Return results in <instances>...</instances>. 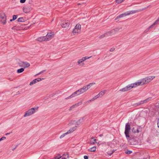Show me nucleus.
I'll use <instances>...</instances> for the list:
<instances>
[{
    "mask_svg": "<svg viewBox=\"0 0 159 159\" xmlns=\"http://www.w3.org/2000/svg\"><path fill=\"white\" fill-rule=\"evenodd\" d=\"M131 129L130 125L129 122L127 123L125 125V136L129 141H130V142L131 145H135L137 143V142L134 140L135 139L134 137L132 138L129 135V133Z\"/></svg>",
    "mask_w": 159,
    "mask_h": 159,
    "instance_id": "obj_1",
    "label": "nucleus"
},
{
    "mask_svg": "<svg viewBox=\"0 0 159 159\" xmlns=\"http://www.w3.org/2000/svg\"><path fill=\"white\" fill-rule=\"evenodd\" d=\"M139 11L138 10L128 11L117 16L115 18V20H117L120 18H121V17H122L125 16H126L127 15H129L131 14H133L137 12H138Z\"/></svg>",
    "mask_w": 159,
    "mask_h": 159,
    "instance_id": "obj_2",
    "label": "nucleus"
},
{
    "mask_svg": "<svg viewBox=\"0 0 159 159\" xmlns=\"http://www.w3.org/2000/svg\"><path fill=\"white\" fill-rule=\"evenodd\" d=\"M38 107L37 108H32L25 112V114L24 115V117H26L30 116L36 112V110L38 109Z\"/></svg>",
    "mask_w": 159,
    "mask_h": 159,
    "instance_id": "obj_3",
    "label": "nucleus"
},
{
    "mask_svg": "<svg viewBox=\"0 0 159 159\" xmlns=\"http://www.w3.org/2000/svg\"><path fill=\"white\" fill-rule=\"evenodd\" d=\"M121 29L119 28H116L114 29H113L107 32L108 36H111L112 35L115 34L117 32H118L120 29Z\"/></svg>",
    "mask_w": 159,
    "mask_h": 159,
    "instance_id": "obj_4",
    "label": "nucleus"
},
{
    "mask_svg": "<svg viewBox=\"0 0 159 159\" xmlns=\"http://www.w3.org/2000/svg\"><path fill=\"white\" fill-rule=\"evenodd\" d=\"M133 86L134 85H132V84H128L125 87L120 89L119 91L122 92H125L128 91L131 89L132 88H133Z\"/></svg>",
    "mask_w": 159,
    "mask_h": 159,
    "instance_id": "obj_5",
    "label": "nucleus"
},
{
    "mask_svg": "<svg viewBox=\"0 0 159 159\" xmlns=\"http://www.w3.org/2000/svg\"><path fill=\"white\" fill-rule=\"evenodd\" d=\"M7 17L4 13H1L0 15V20L3 25L6 22Z\"/></svg>",
    "mask_w": 159,
    "mask_h": 159,
    "instance_id": "obj_6",
    "label": "nucleus"
},
{
    "mask_svg": "<svg viewBox=\"0 0 159 159\" xmlns=\"http://www.w3.org/2000/svg\"><path fill=\"white\" fill-rule=\"evenodd\" d=\"M142 130V128L140 126H138L137 128L133 127L132 129V131L134 133H139Z\"/></svg>",
    "mask_w": 159,
    "mask_h": 159,
    "instance_id": "obj_7",
    "label": "nucleus"
},
{
    "mask_svg": "<svg viewBox=\"0 0 159 159\" xmlns=\"http://www.w3.org/2000/svg\"><path fill=\"white\" fill-rule=\"evenodd\" d=\"M32 10V8L30 7H29L27 6H24L23 8V11L25 13H28Z\"/></svg>",
    "mask_w": 159,
    "mask_h": 159,
    "instance_id": "obj_8",
    "label": "nucleus"
},
{
    "mask_svg": "<svg viewBox=\"0 0 159 159\" xmlns=\"http://www.w3.org/2000/svg\"><path fill=\"white\" fill-rule=\"evenodd\" d=\"M19 64L20 66H23L24 68H27L30 66V64L27 62H23L21 63H19Z\"/></svg>",
    "mask_w": 159,
    "mask_h": 159,
    "instance_id": "obj_9",
    "label": "nucleus"
},
{
    "mask_svg": "<svg viewBox=\"0 0 159 159\" xmlns=\"http://www.w3.org/2000/svg\"><path fill=\"white\" fill-rule=\"evenodd\" d=\"M70 24V21L68 20L63 22L61 24V25L63 28H66Z\"/></svg>",
    "mask_w": 159,
    "mask_h": 159,
    "instance_id": "obj_10",
    "label": "nucleus"
},
{
    "mask_svg": "<svg viewBox=\"0 0 159 159\" xmlns=\"http://www.w3.org/2000/svg\"><path fill=\"white\" fill-rule=\"evenodd\" d=\"M49 39L47 38V37L45 36L41 37L37 39V40L39 42H42L43 41H47L49 40Z\"/></svg>",
    "mask_w": 159,
    "mask_h": 159,
    "instance_id": "obj_11",
    "label": "nucleus"
},
{
    "mask_svg": "<svg viewBox=\"0 0 159 159\" xmlns=\"http://www.w3.org/2000/svg\"><path fill=\"white\" fill-rule=\"evenodd\" d=\"M155 76H150L145 78L147 83L151 81L152 80L155 78Z\"/></svg>",
    "mask_w": 159,
    "mask_h": 159,
    "instance_id": "obj_12",
    "label": "nucleus"
},
{
    "mask_svg": "<svg viewBox=\"0 0 159 159\" xmlns=\"http://www.w3.org/2000/svg\"><path fill=\"white\" fill-rule=\"evenodd\" d=\"M86 88V87L84 86L82 88L78 90L80 94L84 93L87 90Z\"/></svg>",
    "mask_w": 159,
    "mask_h": 159,
    "instance_id": "obj_13",
    "label": "nucleus"
},
{
    "mask_svg": "<svg viewBox=\"0 0 159 159\" xmlns=\"http://www.w3.org/2000/svg\"><path fill=\"white\" fill-rule=\"evenodd\" d=\"M106 90H104L101 91L98 95H97L99 98H101L106 93Z\"/></svg>",
    "mask_w": 159,
    "mask_h": 159,
    "instance_id": "obj_14",
    "label": "nucleus"
},
{
    "mask_svg": "<svg viewBox=\"0 0 159 159\" xmlns=\"http://www.w3.org/2000/svg\"><path fill=\"white\" fill-rule=\"evenodd\" d=\"M54 35V34H53L52 33H48L47 34L46 37H47V38L49 39V40H50L52 38V36Z\"/></svg>",
    "mask_w": 159,
    "mask_h": 159,
    "instance_id": "obj_15",
    "label": "nucleus"
},
{
    "mask_svg": "<svg viewBox=\"0 0 159 159\" xmlns=\"http://www.w3.org/2000/svg\"><path fill=\"white\" fill-rule=\"evenodd\" d=\"M84 61V60L83 58L79 60L78 61V63L80 66H83L84 65V63L83 62Z\"/></svg>",
    "mask_w": 159,
    "mask_h": 159,
    "instance_id": "obj_16",
    "label": "nucleus"
},
{
    "mask_svg": "<svg viewBox=\"0 0 159 159\" xmlns=\"http://www.w3.org/2000/svg\"><path fill=\"white\" fill-rule=\"evenodd\" d=\"M139 81L141 82V85H142L143 84H147L145 78L140 80Z\"/></svg>",
    "mask_w": 159,
    "mask_h": 159,
    "instance_id": "obj_17",
    "label": "nucleus"
},
{
    "mask_svg": "<svg viewBox=\"0 0 159 159\" xmlns=\"http://www.w3.org/2000/svg\"><path fill=\"white\" fill-rule=\"evenodd\" d=\"M141 82H140V81H139L138 82H135L134 83H132V85H134L133 87L134 88H135V87H136L138 86H139L140 85H141Z\"/></svg>",
    "mask_w": 159,
    "mask_h": 159,
    "instance_id": "obj_18",
    "label": "nucleus"
},
{
    "mask_svg": "<svg viewBox=\"0 0 159 159\" xmlns=\"http://www.w3.org/2000/svg\"><path fill=\"white\" fill-rule=\"evenodd\" d=\"M158 21H159V17L151 26L148 27V29L152 28L154 25L158 23Z\"/></svg>",
    "mask_w": 159,
    "mask_h": 159,
    "instance_id": "obj_19",
    "label": "nucleus"
},
{
    "mask_svg": "<svg viewBox=\"0 0 159 159\" xmlns=\"http://www.w3.org/2000/svg\"><path fill=\"white\" fill-rule=\"evenodd\" d=\"M158 21H159V17L151 26L148 27V29L152 28L154 25L158 23Z\"/></svg>",
    "mask_w": 159,
    "mask_h": 159,
    "instance_id": "obj_20",
    "label": "nucleus"
},
{
    "mask_svg": "<svg viewBox=\"0 0 159 159\" xmlns=\"http://www.w3.org/2000/svg\"><path fill=\"white\" fill-rule=\"evenodd\" d=\"M79 91L78 90H77L72 94L73 97L80 94Z\"/></svg>",
    "mask_w": 159,
    "mask_h": 159,
    "instance_id": "obj_21",
    "label": "nucleus"
},
{
    "mask_svg": "<svg viewBox=\"0 0 159 159\" xmlns=\"http://www.w3.org/2000/svg\"><path fill=\"white\" fill-rule=\"evenodd\" d=\"M95 84V83H90L89 84H88L87 85L85 86V87H86V88L87 89V90L88 89H89L91 86H93Z\"/></svg>",
    "mask_w": 159,
    "mask_h": 159,
    "instance_id": "obj_22",
    "label": "nucleus"
},
{
    "mask_svg": "<svg viewBox=\"0 0 159 159\" xmlns=\"http://www.w3.org/2000/svg\"><path fill=\"white\" fill-rule=\"evenodd\" d=\"M96 149V147L95 146L93 147L90 149H89L88 150L91 152H94L95 151Z\"/></svg>",
    "mask_w": 159,
    "mask_h": 159,
    "instance_id": "obj_23",
    "label": "nucleus"
},
{
    "mask_svg": "<svg viewBox=\"0 0 159 159\" xmlns=\"http://www.w3.org/2000/svg\"><path fill=\"white\" fill-rule=\"evenodd\" d=\"M107 36H108V35H107V32H106V33H104V34L100 36L99 37V38L100 39H102V38H104V37H107Z\"/></svg>",
    "mask_w": 159,
    "mask_h": 159,
    "instance_id": "obj_24",
    "label": "nucleus"
},
{
    "mask_svg": "<svg viewBox=\"0 0 159 159\" xmlns=\"http://www.w3.org/2000/svg\"><path fill=\"white\" fill-rule=\"evenodd\" d=\"M24 70L23 68H21L17 70V72L18 73H20L23 72Z\"/></svg>",
    "mask_w": 159,
    "mask_h": 159,
    "instance_id": "obj_25",
    "label": "nucleus"
},
{
    "mask_svg": "<svg viewBox=\"0 0 159 159\" xmlns=\"http://www.w3.org/2000/svg\"><path fill=\"white\" fill-rule=\"evenodd\" d=\"M18 22H25V19L23 17H20L18 19Z\"/></svg>",
    "mask_w": 159,
    "mask_h": 159,
    "instance_id": "obj_26",
    "label": "nucleus"
},
{
    "mask_svg": "<svg viewBox=\"0 0 159 159\" xmlns=\"http://www.w3.org/2000/svg\"><path fill=\"white\" fill-rule=\"evenodd\" d=\"M75 28L80 30L81 29V25L80 24H77L75 27Z\"/></svg>",
    "mask_w": 159,
    "mask_h": 159,
    "instance_id": "obj_27",
    "label": "nucleus"
},
{
    "mask_svg": "<svg viewBox=\"0 0 159 159\" xmlns=\"http://www.w3.org/2000/svg\"><path fill=\"white\" fill-rule=\"evenodd\" d=\"M82 122V121H81L80 122H79L78 121H75L74 122V124H75L76 125H77V126L78 125H80Z\"/></svg>",
    "mask_w": 159,
    "mask_h": 159,
    "instance_id": "obj_28",
    "label": "nucleus"
},
{
    "mask_svg": "<svg viewBox=\"0 0 159 159\" xmlns=\"http://www.w3.org/2000/svg\"><path fill=\"white\" fill-rule=\"evenodd\" d=\"M96 141L97 140L96 139H94L93 141L92 140H91L90 141L89 143L91 144H93L97 143Z\"/></svg>",
    "mask_w": 159,
    "mask_h": 159,
    "instance_id": "obj_29",
    "label": "nucleus"
},
{
    "mask_svg": "<svg viewBox=\"0 0 159 159\" xmlns=\"http://www.w3.org/2000/svg\"><path fill=\"white\" fill-rule=\"evenodd\" d=\"M99 98L98 96L97 95L96 96H95L91 100H89V101H88V102H91V101H93L95 99H96L97 98Z\"/></svg>",
    "mask_w": 159,
    "mask_h": 159,
    "instance_id": "obj_30",
    "label": "nucleus"
},
{
    "mask_svg": "<svg viewBox=\"0 0 159 159\" xmlns=\"http://www.w3.org/2000/svg\"><path fill=\"white\" fill-rule=\"evenodd\" d=\"M115 141H114V140H113L112 141V142L110 144V146L111 147H112L115 146Z\"/></svg>",
    "mask_w": 159,
    "mask_h": 159,
    "instance_id": "obj_31",
    "label": "nucleus"
},
{
    "mask_svg": "<svg viewBox=\"0 0 159 159\" xmlns=\"http://www.w3.org/2000/svg\"><path fill=\"white\" fill-rule=\"evenodd\" d=\"M79 30L78 29H76L74 28L73 30V31H72V32L74 34H76L77 33H78V31Z\"/></svg>",
    "mask_w": 159,
    "mask_h": 159,
    "instance_id": "obj_32",
    "label": "nucleus"
},
{
    "mask_svg": "<svg viewBox=\"0 0 159 159\" xmlns=\"http://www.w3.org/2000/svg\"><path fill=\"white\" fill-rule=\"evenodd\" d=\"M68 134V132H66V133H65L64 134H62L61 135L60 137V139H61L62 138H63V137H64L67 134Z\"/></svg>",
    "mask_w": 159,
    "mask_h": 159,
    "instance_id": "obj_33",
    "label": "nucleus"
},
{
    "mask_svg": "<svg viewBox=\"0 0 159 159\" xmlns=\"http://www.w3.org/2000/svg\"><path fill=\"white\" fill-rule=\"evenodd\" d=\"M125 153L127 154H130L132 153V151L129 150H127L125 152Z\"/></svg>",
    "mask_w": 159,
    "mask_h": 159,
    "instance_id": "obj_34",
    "label": "nucleus"
},
{
    "mask_svg": "<svg viewBox=\"0 0 159 159\" xmlns=\"http://www.w3.org/2000/svg\"><path fill=\"white\" fill-rule=\"evenodd\" d=\"M116 2L118 3H120L122 2L124 0H116Z\"/></svg>",
    "mask_w": 159,
    "mask_h": 159,
    "instance_id": "obj_35",
    "label": "nucleus"
},
{
    "mask_svg": "<svg viewBox=\"0 0 159 159\" xmlns=\"http://www.w3.org/2000/svg\"><path fill=\"white\" fill-rule=\"evenodd\" d=\"M82 102H80L77 103L75 104L76 107H77L78 106L81 105L82 104Z\"/></svg>",
    "mask_w": 159,
    "mask_h": 159,
    "instance_id": "obj_36",
    "label": "nucleus"
},
{
    "mask_svg": "<svg viewBox=\"0 0 159 159\" xmlns=\"http://www.w3.org/2000/svg\"><path fill=\"white\" fill-rule=\"evenodd\" d=\"M17 17V15H14L13 16V20H15Z\"/></svg>",
    "mask_w": 159,
    "mask_h": 159,
    "instance_id": "obj_37",
    "label": "nucleus"
},
{
    "mask_svg": "<svg viewBox=\"0 0 159 159\" xmlns=\"http://www.w3.org/2000/svg\"><path fill=\"white\" fill-rule=\"evenodd\" d=\"M61 157L60 155H58V156L55 157L54 159H59Z\"/></svg>",
    "mask_w": 159,
    "mask_h": 159,
    "instance_id": "obj_38",
    "label": "nucleus"
},
{
    "mask_svg": "<svg viewBox=\"0 0 159 159\" xmlns=\"http://www.w3.org/2000/svg\"><path fill=\"white\" fill-rule=\"evenodd\" d=\"M152 98L151 97H149L148 98L145 100H144L145 101V102H147L149 100H150Z\"/></svg>",
    "mask_w": 159,
    "mask_h": 159,
    "instance_id": "obj_39",
    "label": "nucleus"
},
{
    "mask_svg": "<svg viewBox=\"0 0 159 159\" xmlns=\"http://www.w3.org/2000/svg\"><path fill=\"white\" fill-rule=\"evenodd\" d=\"M139 104L140 105L142 104L145 102L144 100L143 101H141L139 102Z\"/></svg>",
    "mask_w": 159,
    "mask_h": 159,
    "instance_id": "obj_40",
    "label": "nucleus"
},
{
    "mask_svg": "<svg viewBox=\"0 0 159 159\" xmlns=\"http://www.w3.org/2000/svg\"><path fill=\"white\" fill-rule=\"evenodd\" d=\"M73 97L72 95L71 94V95H70V96H69L68 97L66 98L65 99H68L69 98H72Z\"/></svg>",
    "mask_w": 159,
    "mask_h": 159,
    "instance_id": "obj_41",
    "label": "nucleus"
},
{
    "mask_svg": "<svg viewBox=\"0 0 159 159\" xmlns=\"http://www.w3.org/2000/svg\"><path fill=\"white\" fill-rule=\"evenodd\" d=\"M139 102H138V103H135L134 104V105H133V106L135 107H137V106H139V105H140L139 104Z\"/></svg>",
    "mask_w": 159,
    "mask_h": 159,
    "instance_id": "obj_42",
    "label": "nucleus"
},
{
    "mask_svg": "<svg viewBox=\"0 0 159 159\" xmlns=\"http://www.w3.org/2000/svg\"><path fill=\"white\" fill-rule=\"evenodd\" d=\"M73 131H74L72 130V129H70L67 132L68 133V134L71 133Z\"/></svg>",
    "mask_w": 159,
    "mask_h": 159,
    "instance_id": "obj_43",
    "label": "nucleus"
},
{
    "mask_svg": "<svg viewBox=\"0 0 159 159\" xmlns=\"http://www.w3.org/2000/svg\"><path fill=\"white\" fill-rule=\"evenodd\" d=\"M37 80H38V82H39L43 80H44V78H37Z\"/></svg>",
    "mask_w": 159,
    "mask_h": 159,
    "instance_id": "obj_44",
    "label": "nucleus"
},
{
    "mask_svg": "<svg viewBox=\"0 0 159 159\" xmlns=\"http://www.w3.org/2000/svg\"><path fill=\"white\" fill-rule=\"evenodd\" d=\"M90 57H83V59L84 60V61H85V60H87V59H88Z\"/></svg>",
    "mask_w": 159,
    "mask_h": 159,
    "instance_id": "obj_45",
    "label": "nucleus"
},
{
    "mask_svg": "<svg viewBox=\"0 0 159 159\" xmlns=\"http://www.w3.org/2000/svg\"><path fill=\"white\" fill-rule=\"evenodd\" d=\"M6 139V137H2L0 139V140L1 141L3 140H5Z\"/></svg>",
    "mask_w": 159,
    "mask_h": 159,
    "instance_id": "obj_46",
    "label": "nucleus"
},
{
    "mask_svg": "<svg viewBox=\"0 0 159 159\" xmlns=\"http://www.w3.org/2000/svg\"><path fill=\"white\" fill-rule=\"evenodd\" d=\"M77 127V125H75V127H73V128L72 129H72V130L73 131H75V130H76Z\"/></svg>",
    "mask_w": 159,
    "mask_h": 159,
    "instance_id": "obj_47",
    "label": "nucleus"
},
{
    "mask_svg": "<svg viewBox=\"0 0 159 159\" xmlns=\"http://www.w3.org/2000/svg\"><path fill=\"white\" fill-rule=\"evenodd\" d=\"M33 82H34V84H35V83H36L37 82H38L37 79H35L34 80H33Z\"/></svg>",
    "mask_w": 159,
    "mask_h": 159,
    "instance_id": "obj_48",
    "label": "nucleus"
},
{
    "mask_svg": "<svg viewBox=\"0 0 159 159\" xmlns=\"http://www.w3.org/2000/svg\"><path fill=\"white\" fill-rule=\"evenodd\" d=\"M11 29L13 30H18L16 28V27L15 26H14L13 27H12L11 28Z\"/></svg>",
    "mask_w": 159,
    "mask_h": 159,
    "instance_id": "obj_49",
    "label": "nucleus"
},
{
    "mask_svg": "<svg viewBox=\"0 0 159 159\" xmlns=\"http://www.w3.org/2000/svg\"><path fill=\"white\" fill-rule=\"evenodd\" d=\"M25 1H26V0H20V2L21 3H24L25 2Z\"/></svg>",
    "mask_w": 159,
    "mask_h": 159,
    "instance_id": "obj_50",
    "label": "nucleus"
},
{
    "mask_svg": "<svg viewBox=\"0 0 159 159\" xmlns=\"http://www.w3.org/2000/svg\"><path fill=\"white\" fill-rule=\"evenodd\" d=\"M84 159H88L89 157L85 155L84 156Z\"/></svg>",
    "mask_w": 159,
    "mask_h": 159,
    "instance_id": "obj_51",
    "label": "nucleus"
},
{
    "mask_svg": "<svg viewBox=\"0 0 159 159\" xmlns=\"http://www.w3.org/2000/svg\"><path fill=\"white\" fill-rule=\"evenodd\" d=\"M115 49V48H111L110 49V52H112V51H113Z\"/></svg>",
    "mask_w": 159,
    "mask_h": 159,
    "instance_id": "obj_52",
    "label": "nucleus"
},
{
    "mask_svg": "<svg viewBox=\"0 0 159 159\" xmlns=\"http://www.w3.org/2000/svg\"><path fill=\"white\" fill-rule=\"evenodd\" d=\"M34 84V82L33 80L31 82H30V85H31L33 84Z\"/></svg>",
    "mask_w": 159,
    "mask_h": 159,
    "instance_id": "obj_53",
    "label": "nucleus"
},
{
    "mask_svg": "<svg viewBox=\"0 0 159 159\" xmlns=\"http://www.w3.org/2000/svg\"><path fill=\"white\" fill-rule=\"evenodd\" d=\"M102 144V143H101V141H99L97 143L98 145V146L101 144Z\"/></svg>",
    "mask_w": 159,
    "mask_h": 159,
    "instance_id": "obj_54",
    "label": "nucleus"
},
{
    "mask_svg": "<svg viewBox=\"0 0 159 159\" xmlns=\"http://www.w3.org/2000/svg\"><path fill=\"white\" fill-rule=\"evenodd\" d=\"M115 151V150H113L112 151V153H110V154H109V153H108V154L110 155H111L113 152H114Z\"/></svg>",
    "mask_w": 159,
    "mask_h": 159,
    "instance_id": "obj_55",
    "label": "nucleus"
},
{
    "mask_svg": "<svg viewBox=\"0 0 159 159\" xmlns=\"http://www.w3.org/2000/svg\"><path fill=\"white\" fill-rule=\"evenodd\" d=\"M158 127L159 128V118L158 119V122L157 123Z\"/></svg>",
    "mask_w": 159,
    "mask_h": 159,
    "instance_id": "obj_56",
    "label": "nucleus"
},
{
    "mask_svg": "<svg viewBox=\"0 0 159 159\" xmlns=\"http://www.w3.org/2000/svg\"><path fill=\"white\" fill-rule=\"evenodd\" d=\"M83 118L82 119H80L79 120H78V121H79V122H80L81 121H82V122L83 121Z\"/></svg>",
    "mask_w": 159,
    "mask_h": 159,
    "instance_id": "obj_57",
    "label": "nucleus"
},
{
    "mask_svg": "<svg viewBox=\"0 0 159 159\" xmlns=\"http://www.w3.org/2000/svg\"><path fill=\"white\" fill-rule=\"evenodd\" d=\"M75 106H76L75 104V105H72L71 107L73 108H75Z\"/></svg>",
    "mask_w": 159,
    "mask_h": 159,
    "instance_id": "obj_58",
    "label": "nucleus"
},
{
    "mask_svg": "<svg viewBox=\"0 0 159 159\" xmlns=\"http://www.w3.org/2000/svg\"><path fill=\"white\" fill-rule=\"evenodd\" d=\"M63 155H65L66 156H67V158H68V157H69V155H68V154H67V153H66V154H65H65H64Z\"/></svg>",
    "mask_w": 159,
    "mask_h": 159,
    "instance_id": "obj_59",
    "label": "nucleus"
},
{
    "mask_svg": "<svg viewBox=\"0 0 159 159\" xmlns=\"http://www.w3.org/2000/svg\"><path fill=\"white\" fill-rule=\"evenodd\" d=\"M8 80H10V81H11L13 80L10 78H8Z\"/></svg>",
    "mask_w": 159,
    "mask_h": 159,
    "instance_id": "obj_60",
    "label": "nucleus"
},
{
    "mask_svg": "<svg viewBox=\"0 0 159 159\" xmlns=\"http://www.w3.org/2000/svg\"><path fill=\"white\" fill-rule=\"evenodd\" d=\"M42 74L41 73V72H39V73H38L36 75H35V76H36V75H39L40 74Z\"/></svg>",
    "mask_w": 159,
    "mask_h": 159,
    "instance_id": "obj_61",
    "label": "nucleus"
},
{
    "mask_svg": "<svg viewBox=\"0 0 159 159\" xmlns=\"http://www.w3.org/2000/svg\"><path fill=\"white\" fill-rule=\"evenodd\" d=\"M46 71V70H44L41 71V73H43V72H45Z\"/></svg>",
    "mask_w": 159,
    "mask_h": 159,
    "instance_id": "obj_62",
    "label": "nucleus"
},
{
    "mask_svg": "<svg viewBox=\"0 0 159 159\" xmlns=\"http://www.w3.org/2000/svg\"><path fill=\"white\" fill-rule=\"evenodd\" d=\"M102 144H104L105 145H106V143L105 142H102Z\"/></svg>",
    "mask_w": 159,
    "mask_h": 159,
    "instance_id": "obj_63",
    "label": "nucleus"
},
{
    "mask_svg": "<svg viewBox=\"0 0 159 159\" xmlns=\"http://www.w3.org/2000/svg\"><path fill=\"white\" fill-rule=\"evenodd\" d=\"M72 109H73V108H72V107H71L70 108V109H69V110L70 111V110H71Z\"/></svg>",
    "mask_w": 159,
    "mask_h": 159,
    "instance_id": "obj_64",
    "label": "nucleus"
}]
</instances>
